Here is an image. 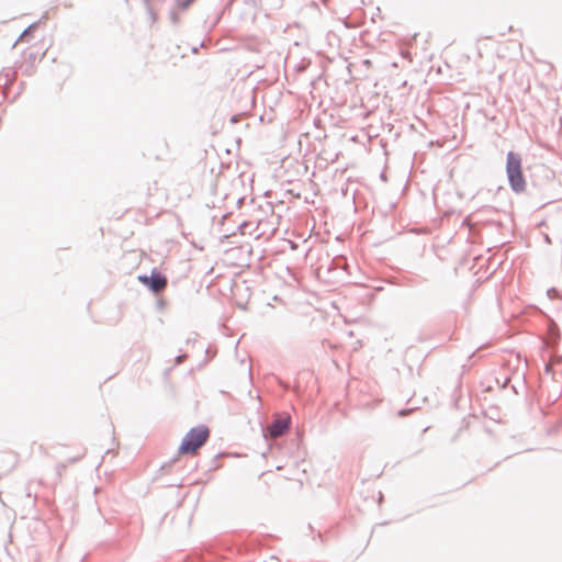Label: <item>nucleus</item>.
Masks as SVG:
<instances>
[{"instance_id":"5","label":"nucleus","mask_w":562,"mask_h":562,"mask_svg":"<svg viewBox=\"0 0 562 562\" xmlns=\"http://www.w3.org/2000/svg\"><path fill=\"white\" fill-rule=\"evenodd\" d=\"M35 29L34 25L30 26L29 29H26L19 37V40L16 41L15 44L18 43H24V42H27V38L31 34V32Z\"/></svg>"},{"instance_id":"6","label":"nucleus","mask_w":562,"mask_h":562,"mask_svg":"<svg viewBox=\"0 0 562 562\" xmlns=\"http://www.w3.org/2000/svg\"><path fill=\"white\" fill-rule=\"evenodd\" d=\"M194 0H179L178 3H177V9L181 12V11H184L187 10L192 3H193Z\"/></svg>"},{"instance_id":"1","label":"nucleus","mask_w":562,"mask_h":562,"mask_svg":"<svg viewBox=\"0 0 562 562\" xmlns=\"http://www.w3.org/2000/svg\"><path fill=\"white\" fill-rule=\"evenodd\" d=\"M210 437V430L206 426H196L191 428L183 437L179 448V456L198 453L199 449L207 441Z\"/></svg>"},{"instance_id":"4","label":"nucleus","mask_w":562,"mask_h":562,"mask_svg":"<svg viewBox=\"0 0 562 562\" xmlns=\"http://www.w3.org/2000/svg\"><path fill=\"white\" fill-rule=\"evenodd\" d=\"M289 418H278L268 428L271 438H278L282 436L289 428Z\"/></svg>"},{"instance_id":"3","label":"nucleus","mask_w":562,"mask_h":562,"mask_svg":"<svg viewBox=\"0 0 562 562\" xmlns=\"http://www.w3.org/2000/svg\"><path fill=\"white\" fill-rule=\"evenodd\" d=\"M139 281L149 286L154 292L162 291L167 285L166 277L160 273H153L150 277H139Z\"/></svg>"},{"instance_id":"2","label":"nucleus","mask_w":562,"mask_h":562,"mask_svg":"<svg viewBox=\"0 0 562 562\" xmlns=\"http://www.w3.org/2000/svg\"><path fill=\"white\" fill-rule=\"evenodd\" d=\"M506 172L509 184L515 192H522L526 188V180L521 169V158L518 154H507Z\"/></svg>"}]
</instances>
